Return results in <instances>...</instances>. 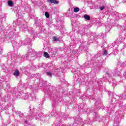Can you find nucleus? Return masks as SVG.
I'll use <instances>...</instances> for the list:
<instances>
[{
	"label": "nucleus",
	"mask_w": 126,
	"mask_h": 126,
	"mask_svg": "<svg viewBox=\"0 0 126 126\" xmlns=\"http://www.w3.org/2000/svg\"><path fill=\"white\" fill-rule=\"evenodd\" d=\"M32 100H35V97L34 98H32Z\"/></svg>",
	"instance_id": "obj_45"
},
{
	"label": "nucleus",
	"mask_w": 126,
	"mask_h": 126,
	"mask_svg": "<svg viewBox=\"0 0 126 126\" xmlns=\"http://www.w3.org/2000/svg\"><path fill=\"white\" fill-rule=\"evenodd\" d=\"M37 76H38V77H40V75H38V74H32L31 75V77H32V78H37Z\"/></svg>",
	"instance_id": "obj_16"
},
{
	"label": "nucleus",
	"mask_w": 126,
	"mask_h": 126,
	"mask_svg": "<svg viewBox=\"0 0 126 126\" xmlns=\"http://www.w3.org/2000/svg\"><path fill=\"white\" fill-rule=\"evenodd\" d=\"M16 113H17V114H19V117L21 119L24 118V115H23V114L21 113V112H16Z\"/></svg>",
	"instance_id": "obj_19"
},
{
	"label": "nucleus",
	"mask_w": 126,
	"mask_h": 126,
	"mask_svg": "<svg viewBox=\"0 0 126 126\" xmlns=\"http://www.w3.org/2000/svg\"><path fill=\"white\" fill-rule=\"evenodd\" d=\"M29 57H30V56H29V54H26L25 55L24 57H23V61L25 60H28V59H29Z\"/></svg>",
	"instance_id": "obj_18"
},
{
	"label": "nucleus",
	"mask_w": 126,
	"mask_h": 126,
	"mask_svg": "<svg viewBox=\"0 0 126 126\" xmlns=\"http://www.w3.org/2000/svg\"><path fill=\"white\" fill-rule=\"evenodd\" d=\"M9 36L10 37H14V33L13 32H11L9 33Z\"/></svg>",
	"instance_id": "obj_25"
},
{
	"label": "nucleus",
	"mask_w": 126,
	"mask_h": 126,
	"mask_svg": "<svg viewBox=\"0 0 126 126\" xmlns=\"http://www.w3.org/2000/svg\"><path fill=\"white\" fill-rule=\"evenodd\" d=\"M123 76L125 77V78H126V73L125 72L124 74H123Z\"/></svg>",
	"instance_id": "obj_37"
},
{
	"label": "nucleus",
	"mask_w": 126,
	"mask_h": 126,
	"mask_svg": "<svg viewBox=\"0 0 126 126\" xmlns=\"http://www.w3.org/2000/svg\"><path fill=\"white\" fill-rule=\"evenodd\" d=\"M93 37H94V36H93V35H92V36H91V39H92V38H93Z\"/></svg>",
	"instance_id": "obj_41"
},
{
	"label": "nucleus",
	"mask_w": 126,
	"mask_h": 126,
	"mask_svg": "<svg viewBox=\"0 0 126 126\" xmlns=\"http://www.w3.org/2000/svg\"><path fill=\"white\" fill-rule=\"evenodd\" d=\"M121 116L120 115L118 117H115L114 119V122L113 126H120V122H121Z\"/></svg>",
	"instance_id": "obj_6"
},
{
	"label": "nucleus",
	"mask_w": 126,
	"mask_h": 126,
	"mask_svg": "<svg viewBox=\"0 0 126 126\" xmlns=\"http://www.w3.org/2000/svg\"><path fill=\"white\" fill-rule=\"evenodd\" d=\"M68 118V115L65 114H61V116H58L56 117V119L59 122H62L64 120H66Z\"/></svg>",
	"instance_id": "obj_4"
},
{
	"label": "nucleus",
	"mask_w": 126,
	"mask_h": 126,
	"mask_svg": "<svg viewBox=\"0 0 126 126\" xmlns=\"http://www.w3.org/2000/svg\"><path fill=\"white\" fill-rule=\"evenodd\" d=\"M73 120L74 122L73 123H69L68 125V126H77L79 125V124H81V125H82V124H88V125H91V121H82V119L79 117V116L74 117Z\"/></svg>",
	"instance_id": "obj_2"
},
{
	"label": "nucleus",
	"mask_w": 126,
	"mask_h": 126,
	"mask_svg": "<svg viewBox=\"0 0 126 126\" xmlns=\"http://www.w3.org/2000/svg\"><path fill=\"white\" fill-rule=\"evenodd\" d=\"M124 20L126 22V14H125V15H124Z\"/></svg>",
	"instance_id": "obj_36"
},
{
	"label": "nucleus",
	"mask_w": 126,
	"mask_h": 126,
	"mask_svg": "<svg viewBox=\"0 0 126 126\" xmlns=\"http://www.w3.org/2000/svg\"><path fill=\"white\" fill-rule=\"evenodd\" d=\"M126 43H124L123 47L122 48V49H126Z\"/></svg>",
	"instance_id": "obj_30"
},
{
	"label": "nucleus",
	"mask_w": 126,
	"mask_h": 126,
	"mask_svg": "<svg viewBox=\"0 0 126 126\" xmlns=\"http://www.w3.org/2000/svg\"><path fill=\"white\" fill-rule=\"evenodd\" d=\"M112 84H113V87H115V86H116L117 85V84H116V83H114V82H112Z\"/></svg>",
	"instance_id": "obj_35"
},
{
	"label": "nucleus",
	"mask_w": 126,
	"mask_h": 126,
	"mask_svg": "<svg viewBox=\"0 0 126 126\" xmlns=\"http://www.w3.org/2000/svg\"><path fill=\"white\" fill-rule=\"evenodd\" d=\"M32 34H33V32H32Z\"/></svg>",
	"instance_id": "obj_47"
},
{
	"label": "nucleus",
	"mask_w": 126,
	"mask_h": 126,
	"mask_svg": "<svg viewBox=\"0 0 126 126\" xmlns=\"http://www.w3.org/2000/svg\"><path fill=\"white\" fill-rule=\"evenodd\" d=\"M28 53L30 57L31 58H33V57L35 56L37 57V56H38V52H35V51H33L32 49H30Z\"/></svg>",
	"instance_id": "obj_7"
},
{
	"label": "nucleus",
	"mask_w": 126,
	"mask_h": 126,
	"mask_svg": "<svg viewBox=\"0 0 126 126\" xmlns=\"http://www.w3.org/2000/svg\"><path fill=\"white\" fill-rule=\"evenodd\" d=\"M31 94H23V97L25 100H26V99H29L31 97Z\"/></svg>",
	"instance_id": "obj_9"
},
{
	"label": "nucleus",
	"mask_w": 126,
	"mask_h": 126,
	"mask_svg": "<svg viewBox=\"0 0 126 126\" xmlns=\"http://www.w3.org/2000/svg\"><path fill=\"white\" fill-rule=\"evenodd\" d=\"M1 85H0V90H1Z\"/></svg>",
	"instance_id": "obj_42"
},
{
	"label": "nucleus",
	"mask_w": 126,
	"mask_h": 126,
	"mask_svg": "<svg viewBox=\"0 0 126 126\" xmlns=\"http://www.w3.org/2000/svg\"><path fill=\"white\" fill-rule=\"evenodd\" d=\"M45 15L46 18H49V17H50V14H49V13L47 12L45 13Z\"/></svg>",
	"instance_id": "obj_27"
},
{
	"label": "nucleus",
	"mask_w": 126,
	"mask_h": 126,
	"mask_svg": "<svg viewBox=\"0 0 126 126\" xmlns=\"http://www.w3.org/2000/svg\"><path fill=\"white\" fill-rule=\"evenodd\" d=\"M47 1L50 2V3H54V4H58L59 2V1L57 0H48Z\"/></svg>",
	"instance_id": "obj_13"
},
{
	"label": "nucleus",
	"mask_w": 126,
	"mask_h": 126,
	"mask_svg": "<svg viewBox=\"0 0 126 126\" xmlns=\"http://www.w3.org/2000/svg\"><path fill=\"white\" fill-rule=\"evenodd\" d=\"M1 54H2V48L0 47V54L1 55Z\"/></svg>",
	"instance_id": "obj_32"
},
{
	"label": "nucleus",
	"mask_w": 126,
	"mask_h": 126,
	"mask_svg": "<svg viewBox=\"0 0 126 126\" xmlns=\"http://www.w3.org/2000/svg\"><path fill=\"white\" fill-rule=\"evenodd\" d=\"M122 96H125V94H122Z\"/></svg>",
	"instance_id": "obj_46"
},
{
	"label": "nucleus",
	"mask_w": 126,
	"mask_h": 126,
	"mask_svg": "<svg viewBox=\"0 0 126 126\" xmlns=\"http://www.w3.org/2000/svg\"><path fill=\"white\" fill-rule=\"evenodd\" d=\"M7 89H9V88H10V85H9V84H7Z\"/></svg>",
	"instance_id": "obj_34"
},
{
	"label": "nucleus",
	"mask_w": 126,
	"mask_h": 126,
	"mask_svg": "<svg viewBox=\"0 0 126 126\" xmlns=\"http://www.w3.org/2000/svg\"><path fill=\"white\" fill-rule=\"evenodd\" d=\"M33 118H35V120L40 122L41 121H47L50 117L47 115H43L42 113L38 114L37 112L35 113L31 111L30 114L26 116L25 118L24 119L25 124H27V123H28L30 120H32Z\"/></svg>",
	"instance_id": "obj_1"
},
{
	"label": "nucleus",
	"mask_w": 126,
	"mask_h": 126,
	"mask_svg": "<svg viewBox=\"0 0 126 126\" xmlns=\"http://www.w3.org/2000/svg\"><path fill=\"white\" fill-rule=\"evenodd\" d=\"M46 75L48 76H50V77H52V73L50 72H46Z\"/></svg>",
	"instance_id": "obj_28"
},
{
	"label": "nucleus",
	"mask_w": 126,
	"mask_h": 126,
	"mask_svg": "<svg viewBox=\"0 0 126 126\" xmlns=\"http://www.w3.org/2000/svg\"><path fill=\"white\" fill-rule=\"evenodd\" d=\"M53 43H55V42H58L59 43H61V40H60V38L57 36H54L53 37Z\"/></svg>",
	"instance_id": "obj_12"
},
{
	"label": "nucleus",
	"mask_w": 126,
	"mask_h": 126,
	"mask_svg": "<svg viewBox=\"0 0 126 126\" xmlns=\"http://www.w3.org/2000/svg\"><path fill=\"white\" fill-rule=\"evenodd\" d=\"M84 18L86 19V20H90V16H89L88 15H85L84 16Z\"/></svg>",
	"instance_id": "obj_20"
},
{
	"label": "nucleus",
	"mask_w": 126,
	"mask_h": 126,
	"mask_svg": "<svg viewBox=\"0 0 126 126\" xmlns=\"http://www.w3.org/2000/svg\"><path fill=\"white\" fill-rule=\"evenodd\" d=\"M8 4L9 6H12L13 5V2L12 0L8 1Z\"/></svg>",
	"instance_id": "obj_22"
},
{
	"label": "nucleus",
	"mask_w": 126,
	"mask_h": 126,
	"mask_svg": "<svg viewBox=\"0 0 126 126\" xmlns=\"http://www.w3.org/2000/svg\"><path fill=\"white\" fill-rule=\"evenodd\" d=\"M56 126H61V124L58 123L56 125Z\"/></svg>",
	"instance_id": "obj_38"
},
{
	"label": "nucleus",
	"mask_w": 126,
	"mask_h": 126,
	"mask_svg": "<svg viewBox=\"0 0 126 126\" xmlns=\"http://www.w3.org/2000/svg\"><path fill=\"white\" fill-rule=\"evenodd\" d=\"M7 106L4 105L3 104H2L1 102H0V110L4 111V110H7Z\"/></svg>",
	"instance_id": "obj_10"
},
{
	"label": "nucleus",
	"mask_w": 126,
	"mask_h": 126,
	"mask_svg": "<svg viewBox=\"0 0 126 126\" xmlns=\"http://www.w3.org/2000/svg\"><path fill=\"white\" fill-rule=\"evenodd\" d=\"M43 56L44 57H45V58H47V59L50 58V55H49V53H48L47 52H44Z\"/></svg>",
	"instance_id": "obj_17"
},
{
	"label": "nucleus",
	"mask_w": 126,
	"mask_h": 126,
	"mask_svg": "<svg viewBox=\"0 0 126 126\" xmlns=\"http://www.w3.org/2000/svg\"><path fill=\"white\" fill-rule=\"evenodd\" d=\"M51 115L52 117H57V113L56 112L53 111L51 113Z\"/></svg>",
	"instance_id": "obj_23"
},
{
	"label": "nucleus",
	"mask_w": 126,
	"mask_h": 126,
	"mask_svg": "<svg viewBox=\"0 0 126 126\" xmlns=\"http://www.w3.org/2000/svg\"><path fill=\"white\" fill-rule=\"evenodd\" d=\"M88 27L90 28V25H88Z\"/></svg>",
	"instance_id": "obj_43"
},
{
	"label": "nucleus",
	"mask_w": 126,
	"mask_h": 126,
	"mask_svg": "<svg viewBox=\"0 0 126 126\" xmlns=\"http://www.w3.org/2000/svg\"><path fill=\"white\" fill-rule=\"evenodd\" d=\"M10 40H14V38H13V37H10Z\"/></svg>",
	"instance_id": "obj_39"
},
{
	"label": "nucleus",
	"mask_w": 126,
	"mask_h": 126,
	"mask_svg": "<svg viewBox=\"0 0 126 126\" xmlns=\"http://www.w3.org/2000/svg\"><path fill=\"white\" fill-rule=\"evenodd\" d=\"M108 95H109V96H111V93L110 92H108Z\"/></svg>",
	"instance_id": "obj_40"
},
{
	"label": "nucleus",
	"mask_w": 126,
	"mask_h": 126,
	"mask_svg": "<svg viewBox=\"0 0 126 126\" xmlns=\"http://www.w3.org/2000/svg\"><path fill=\"white\" fill-rule=\"evenodd\" d=\"M101 100H97L95 102V103L96 108H94V110H91L90 109H87V112L89 111L90 113H92V112H94V121H98V122H101V121H102V119L100 118V116H99V115L95 112H96V109H97V108H98V107H99V106L101 105Z\"/></svg>",
	"instance_id": "obj_3"
},
{
	"label": "nucleus",
	"mask_w": 126,
	"mask_h": 126,
	"mask_svg": "<svg viewBox=\"0 0 126 126\" xmlns=\"http://www.w3.org/2000/svg\"><path fill=\"white\" fill-rule=\"evenodd\" d=\"M14 110H15L14 109H12V111H13V112H14Z\"/></svg>",
	"instance_id": "obj_44"
},
{
	"label": "nucleus",
	"mask_w": 126,
	"mask_h": 126,
	"mask_svg": "<svg viewBox=\"0 0 126 126\" xmlns=\"http://www.w3.org/2000/svg\"><path fill=\"white\" fill-rule=\"evenodd\" d=\"M14 75H15V76H19V71H18V70H16L13 73Z\"/></svg>",
	"instance_id": "obj_15"
},
{
	"label": "nucleus",
	"mask_w": 126,
	"mask_h": 126,
	"mask_svg": "<svg viewBox=\"0 0 126 126\" xmlns=\"http://www.w3.org/2000/svg\"><path fill=\"white\" fill-rule=\"evenodd\" d=\"M122 66H126V62H123L122 65Z\"/></svg>",
	"instance_id": "obj_31"
},
{
	"label": "nucleus",
	"mask_w": 126,
	"mask_h": 126,
	"mask_svg": "<svg viewBox=\"0 0 126 126\" xmlns=\"http://www.w3.org/2000/svg\"><path fill=\"white\" fill-rule=\"evenodd\" d=\"M103 56H107L108 55V51L107 50H104L102 53Z\"/></svg>",
	"instance_id": "obj_26"
},
{
	"label": "nucleus",
	"mask_w": 126,
	"mask_h": 126,
	"mask_svg": "<svg viewBox=\"0 0 126 126\" xmlns=\"http://www.w3.org/2000/svg\"><path fill=\"white\" fill-rule=\"evenodd\" d=\"M112 72L107 71L104 75L103 76L102 81H104V80H108L110 77H112Z\"/></svg>",
	"instance_id": "obj_5"
},
{
	"label": "nucleus",
	"mask_w": 126,
	"mask_h": 126,
	"mask_svg": "<svg viewBox=\"0 0 126 126\" xmlns=\"http://www.w3.org/2000/svg\"><path fill=\"white\" fill-rule=\"evenodd\" d=\"M22 44V42L21 41H19V42L14 41L13 43V47H21Z\"/></svg>",
	"instance_id": "obj_8"
},
{
	"label": "nucleus",
	"mask_w": 126,
	"mask_h": 126,
	"mask_svg": "<svg viewBox=\"0 0 126 126\" xmlns=\"http://www.w3.org/2000/svg\"><path fill=\"white\" fill-rule=\"evenodd\" d=\"M100 10H103L105 9V7L104 6H101V7H100Z\"/></svg>",
	"instance_id": "obj_33"
},
{
	"label": "nucleus",
	"mask_w": 126,
	"mask_h": 126,
	"mask_svg": "<svg viewBox=\"0 0 126 126\" xmlns=\"http://www.w3.org/2000/svg\"><path fill=\"white\" fill-rule=\"evenodd\" d=\"M78 11H79V8L75 7L74 8V12H78Z\"/></svg>",
	"instance_id": "obj_24"
},
{
	"label": "nucleus",
	"mask_w": 126,
	"mask_h": 126,
	"mask_svg": "<svg viewBox=\"0 0 126 126\" xmlns=\"http://www.w3.org/2000/svg\"><path fill=\"white\" fill-rule=\"evenodd\" d=\"M21 29H22L23 32H25V31L26 30V25H23L21 26Z\"/></svg>",
	"instance_id": "obj_14"
},
{
	"label": "nucleus",
	"mask_w": 126,
	"mask_h": 126,
	"mask_svg": "<svg viewBox=\"0 0 126 126\" xmlns=\"http://www.w3.org/2000/svg\"><path fill=\"white\" fill-rule=\"evenodd\" d=\"M111 15H112V16H113V18H114V19H116V20L120 19L116 12H112Z\"/></svg>",
	"instance_id": "obj_11"
},
{
	"label": "nucleus",
	"mask_w": 126,
	"mask_h": 126,
	"mask_svg": "<svg viewBox=\"0 0 126 126\" xmlns=\"http://www.w3.org/2000/svg\"><path fill=\"white\" fill-rule=\"evenodd\" d=\"M25 45H28V44H29L30 43V42H31V39H26L25 40Z\"/></svg>",
	"instance_id": "obj_21"
},
{
	"label": "nucleus",
	"mask_w": 126,
	"mask_h": 126,
	"mask_svg": "<svg viewBox=\"0 0 126 126\" xmlns=\"http://www.w3.org/2000/svg\"><path fill=\"white\" fill-rule=\"evenodd\" d=\"M106 28H107V30H108V31H110V30H111V26H107L106 27Z\"/></svg>",
	"instance_id": "obj_29"
}]
</instances>
